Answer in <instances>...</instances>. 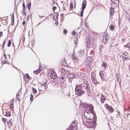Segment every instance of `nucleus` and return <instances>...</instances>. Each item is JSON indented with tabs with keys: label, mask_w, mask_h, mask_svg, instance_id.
I'll return each instance as SVG.
<instances>
[{
	"label": "nucleus",
	"mask_w": 130,
	"mask_h": 130,
	"mask_svg": "<svg viewBox=\"0 0 130 130\" xmlns=\"http://www.w3.org/2000/svg\"><path fill=\"white\" fill-rule=\"evenodd\" d=\"M94 114L89 111H86L84 113V116L87 119L92 120L94 118Z\"/></svg>",
	"instance_id": "nucleus-1"
},
{
	"label": "nucleus",
	"mask_w": 130,
	"mask_h": 130,
	"mask_svg": "<svg viewBox=\"0 0 130 130\" xmlns=\"http://www.w3.org/2000/svg\"><path fill=\"white\" fill-rule=\"evenodd\" d=\"M84 123L88 128H93L95 127V123L94 122H91L86 121H85Z\"/></svg>",
	"instance_id": "nucleus-2"
},
{
	"label": "nucleus",
	"mask_w": 130,
	"mask_h": 130,
	"mask_svg": "<svg viewBox=\"0 0 130 130\" xmlns=\"http://www.w3.org/2000/svg\"><path fill=\"white\" fill-rule=\"evenodd\" d=\"M45 82L42 84L40 86H39L38 88V89L39 91H42L43 89H47V87L46 86V83L47 81L46 80H45Z\"/></svg>",
	"instance_id": "nucleus-3"
},
{
	"label": "nucleus",
	"mask_w": 130,
	"mask_h": 130,
	"mask_svg": "<svg viewBox=\"0 0 130 130\" xmlns=\"http://www.w3.org/2000/svg\"><path fill=\"white\" fill-rule=\"evenodd\" d=\"M91 76L92 82L95 84L97 83V81L95 73L94 72H92L91 74Z\"/></svg>",
	"instance_id": "nucleus-4"
},
{
	"label": "nucleus",
	"mask_w": 130,
	"mask_h": 130,
	"mask_svg": "<svg viewBox=\"0 0 130 130\" xmlns=\"http://www.w3.org/2000/svg\"><path fill=\"white\" fill-rule=\"evenodd\" d=\"M67 77L68 78H77L78 77V76L75 74L70 73L68 75Z\"/></svg>",
	"instance_id": "nucleus-5"
},
{
	"label": "nucleus",
	"mask_w": 130,
	"mask_h": 130,
	"mask_svg": "<svg viewBox=\"0 0 130 130\" xmlns=\"http://www.w3.org/2000/svg\"><path fill=\"white\" fill-rule=\"evenodd\" d=\"M111 2L110 3L111 5L117 6L119 4V0H110Z\"/></svg>",
	"instance_id": "nucleus-6"
},
{
	"label": "nucleus",
	"mask_w": 130,
	"mask_h": 130,
	"mask_svg": "<svg viewBox=\"0 0 130 130\" xmlns=\"http://www.w3.org/2000/svg\"><path fill=\"white\" fill-rule=\"evenodd\" d=\"M57 77V75L55 71L53 70L51 71L50 74V78L53 79H55Z\"/></svg>",
	"instance_id": "nucleus-7"
},
{
	"label": "nucleus",
	"mask_w": 130,
	"mask_h": 130,
	"mask_svg": "<svg viewBox=\"0 0 130 130\" xmlns=\"http://www.w3.org/2000/svg\"><path fill=\"white\" fill-rule=\"evenodd\" d=\"M108 36L107 33H104L103 37V41L105 44L107 43L108 40Z\"/></svg>",
	"instance_id": "nucleus-8"
},
{
	"label": "nucleus",
	"mask_w": 130,
	"mask_h": 130,
	"mask_svg": "<svg viewBox=\"0 0 130 130\" xmlns=\"http://www.w3.org/2000/svg\"><path fill=\"white\" fill-rule=\"evenodd\" d=\"M77 54L80 57H82L84 55V51L83 50H80L78 52Z\"/></svg>",
	"instance_id": "nucleus-9"
},
{
	"label": "nucleus",
	"mask_w": 130,
	"mask_h": 130,
	"mask_svg": "<svg viewBox=\"0 0 130 130\" xmlns=\"http://www.w3.org/2000/svg\"><path fill=\"white\" fill-rule=\"evenodd\" d=\"M83 89V88L80 85L77 86L75 88V92H78V91L82 90Z\"/></svg>",
	"instance_id": "nucleus-10"
},
{
	"label": "nucleus",
	"mask_w": 130,
	"mask_h": 130,
	"mask_svg": "<svg viewBox=\"0 0 130 130\" xmlns=\"http://www.w3.org/2000/svg\"><path fill=\"white\" fill-rule=\"evenodd\" d=\"M111 7L110 8V14L112 16L113 15L114 13V9L115 7H116V6H114L113 5H111Z\"/></svg>",
	"instance_id": "nucleus-11"
},
{
	"label": "nucleus",
	"mask_w": 130,
	"mask_h": 130,
	"mask_svg": "<svg viewBox=\"0 0 130 130\" xmlns=\"http://www.w3.org/2000/svg\"><path fill=\"white\" fill-rule=\"evenodd\" d=\"M24 78L25 79V81L26 83H28V80H30L31 79L30 77L28 74H26L25 76H24Z\"/></svg>",
	"instance_id": "nucleus-12"
},
{
	"label": "nucleus",
	"mask_w": 130,
	"mask_h": 130,
	"mask_svg": "<svg viewBox=\"0 0 130 130\" xmlns=\"http://www.w3.org/2000/svg\"><path fill=\"white\" fill-rule=\"evenodd\" d=\"M91 63L90 62H86L85 66L87 68V69L88 70H90V68Z\"/></svg>",
	"instance_id": "nucleus-13"
},
{
	"label": "nucleus",
	"mask_w": 130,
	"mask_h": 130,
	"mask_svg": "<svg viewBox=\"0 0 130 130\" xmlns=\"http://www.w3.org/2000/svg\"><path fill=\"white\" fill-rule=\"evenodd\" d=\"M85 92L83 90H81L79 91L78 92H76V94L78 95V96H80L83 94Z\"/></svg>",
	"instance_id": "nucleus-14"
},
{
	"label": "nucleus",
	"mask_w": 130,
	"mask_h": 130,
	"mask_svg": "<svg viewBox=\"0 0 130 130\" xmlns=\"http://www.w3.org/2000/svg\"><path fill=\"white\" fill-rule=\"evenodd\" d=\"M127 54H126L124 53L122 54V57L124 59L129 60V59L128 58Z\"/></svg>",
	"instance_id": "nucleus-15"
},
{
	"label": "nucleus",
	"mask_w": 130,
	"mask_h": 130,
	"mask_svg": "<svg viewBox=\"0 0 130 130\" xmlns=\"http://www.w3.org/2000/svg\"><path fill=\"white\" fill-rule=\"evenodd\" d=\"M106 99V98L105 96H104L102 94V96L100 98V100L101 102L102 103H103Z\"/></svg>",
	"instance_id": "nucleus-16"
},
{
	"label": "nucleus",
	"mask_w": 130,
	"mask_h": 130,
	"mask_svg": "<svg viewBox=\"0 0 130 130\" xmlns=\"http://www.w3.org/2000/svg\"><path fill=\"white\" fill-rule=\"evenodd\" d=\"M92 60L91 57H88L86 59V62L92 63Z\"/></svg>",
	"instance_id": "nucleus-17"
},
{
	"label": "nucleus",
	"mask_w": 130,
	"mask_h": 130,
	"mask_svg": "<svg viewBox=\"0 0 130 130\" xmlns=\"http://www.w3.org/2000/svg\"><path fill=\"white\" fill-rule=\"evenodd\" d=\"M85 42L86 43L87 47L89 46L90 45V41L89 39H87L86 40Z\"/></svg>",
	"instance_id": "nucleus-18"
},
{
	"label": "nucleus",
	"mask_w": 130,
	"mask_h": 130,
	"mask_svg": "<svg viewBox=\"0 0 130 130\" xmlns=\"http://www.w3.org/2000/svg\"><path fill=\"white\" fill-rule=\"evenodd\" d=\"M11 17H12V18H11V21H12V25H13L14 24V15L13 14H12Z\"/></svg>",
	"instance_id": "nucleus-19"
},
{
	"label": "nucleus",
	"mask_w": 130,
	"mask_h": 130,
	"mask_svg": "<svg viewBox=\"0 0 130 130\" xmlns=\"http://www.w3.org/2000/svg\"><path fill=\"white\" fill-rule=\"evenodd\" d=\"M72 59L73 60H77L78 59L77 57L74 54H72Z\"/></svg>",
	"instance_id": "nucleus-20"
},
{
	"label": "nucleus",
	"mask_w": 130,
	"mask_h": 130,
	"mask_svg": "<svg viewBox=\"0 0 130 130\" xmlns=\"http://www.w3.org/2000/svg\"><path fill=\"white\" fill-rule=\"evenodd\" d=\"M84 87V88L83 89H85V90H87V92L89 91V89H88V88L87 87V85L85 84H84V85H83V87Z\"/></svg>",
	"instance_id": "nucleus-21"
},
{
	"label": "nucleus",
	"mask_w": 130,
	"mask_h": 130,
	"mask_svg": "<svg viewBox=\"0 0 130 130\" xmlns=\"http://www.w3.org/2000/svg\"><path fill=\"white\" fill-rule=\"evenodd\" d=\"M86 1H83L82 4V7H84V8H85L86 6Z\"/></svg>",
	"instance_id": "nucleus-22"
},
{
	"label": "nucleus",
	"mask_w": 130,
	"mask_h": 130,
	"mask_svg": "<svg viewBox=\"0 0 130 130\" xmlns=\"http://www.w3.org/2000/svg\"><path fill=\"white\" fill-rule=\"evenodd\" d=\"M27 6L28 10H29L30 9L31 6V3L30 2H29L27 4Z\"/></svg>",
	"instance_id": "nucleus-23"
},
{
	"label": "nucleus",
	"mask_w": 130,
	"mask_h": 130,
	"mask_svg": "<svg viewBox=\"0 0 130 130\" xmlns=\"http://www.w3.org/2000/svg\"><path fill=\"white\" fill-rule=\"evenodd\" d=\"M75 124L74 122H73L72 123L71 125L72 127H70V128H70V129H71V130H74L73 129L74 128L73 127L75 126Z\"/></svg>",
	"instance_id": "nucleus-24"
},
{
	"label": "nucleus",
	"mask_w": 130,
	"mask_h": 130,
	"mask_svg": "<svg viewBox=\"0 0 130 130\" xmlns=\"http://www.w3.org/2000/svg\"><path fill=\"white\" fill-rule=\"evenodd\" d=\"M32 91L35 94H36L37 93V91L36 89H35L34 88L32 87Z\"/></svg>",
	"instance_id": "nucleus-25"
},
{
	"label": "nucleus",
	"mask_w": 130,
	"mask_h": 130,
	"mask_svg": "<svg viewBox=\"0 0 130 130\" xmlns=\"http://www.w3.org/2000/svg\"><path fill=\"white\" fill-rule=\"evenodd\" d=\"M88 108H89V109L91 111H92L93 110V106L91 105H88Z\"/></svg>",
	"instance_id": "nucleus-26"
},
{
	"label": "nucleus",
	"mask_w": 130,
	"mask_h": 130,
	"mask_svg": "<svg viewBox=\"0 0 130 130\" xmlns=\"http://www.w3.org/2000/svg\"><path fill=\"white\" fill-rule=\"evenodd\" d=\"M99 75L100 76L101 78L102 79V78H103V77L104 75L103 72L102 71H101L99 73Z\"/></svg>",
	"instance_id": "nucleus-27"
},
{
	"label": "nucleus",
	"mask_w": 130,
	"mask_h": 130,
	"mask_svg": "<svg viewBox=\"0 0 130 130\" xmlns=\"http://www.w3.org/2000/svg\"><path fill=\"white\" fill-rule=\"evenodd\" d=\"M109 28L111 30H113L114 29V26L113 25H111L110 26Z\"/></svg>",
	"instance_id": "nucleus-28"
},
{
	"label": "nucleus",
	"mask_w": 130,
	"mask_h": 130,
	"mask_svg": "<svg viewBox=\"0 0 130 130\" xmlns=\"http://www.w3.org/2000/svg\"><path fill=\"white\" fill-rule=\"evenodd\" d=\"M107 108L110 111L112 112L113 111V109L110 106H108L107 107Z\"/></svg>",
	"instance_id": "nucleus-29"
},
{
	"label": "nucleus",
	"mask_w": 130,
	"mask_h": 130,
	"mask_svg": "<svg viewBox=\"0 0 130 130\" xmlns=\"http://www.w3.org/2000/svg\"><path fill=\"white\" fill-rule=\"evenodd\" d=\"M11 41L10 40H8V43L7 44V46L8 47H9L10 46L11 44Z\"/></svg>",
	"instance_id": "nucleus-30"
},
{
	"label": "nucleus",
	"mask_w": 130,
	"mask_h": 130,
	"mask_svg": "<svg viewBox=\"0 0 130 130\" xmlns=\"http://www.w3.org/2000/svg\"><path fill=\"white\" fill-rule=\"evenodd\" d=\"M106 65L107 64L105 62H103L102 64V67L105 68H106Z\"/></svg>",
	"instance_id": "nucleus-31"
},
{
	"label": "nucleus",
	"mask_w": 130,
	"mask_h": 130,
	"mask_svg": "<svg viewBox=\"0 0 130 130\" xmlns=\"http://www.w3.org/2000/svg\"><path fill=\"white\" fill-rule=\"evenodd\" d=\"M7 124L8 125L10 126L12 125V123L11 121H8L7 122Z\"/></svg>",
	"instance_id": "nucleus-32"
},
{
	"label": "nucleus",
	"mask_w": 130,
	"mask_h": 130,
	"mask_svg": "<svg viewBox=\"0 0 130 130\" xmlns=\"http://www.w3.org/2000/svg\"><path fill=\"white\" fill-rule=\"evenodd\" d=\"M2 121L4 122L5 124L7 121V120H6V119L4 118H2Z\"/></svg>",
	"instance_id": "nucleus-33"
},
{
	"label": "nucleus",
	"mask_w": 130,
	"mask_h": 130,
	"mask_svg": "<svg viewBox=\"0 0 130 130\" xmlns=\"http://www.w3.org/2000/svg\"><path fill=\"white\" fill-rule=\"evenodd\" d=\"M8 63L7 61H6V60H4L1 63L2 64H4L5 63Z\"/></svg>",
	"instance_id": "nucleus-34"
},
{
	"label": "nucleus",
	"mask_w": 130,
	"mask_h": 130,
	"mask_svg": "<svg viewBox=\"0 0 130 130\" xmlns=\"http://www.w3.org/2000/svg\"><path fill=\"white\" fill-rule=\"evenodd\" d=\"M6 39H5L3 42V47H4L5 44L6 42Z\"/></svg>",
	"instance_id": "nucleus-35"
},
{
	"label": "nucleus",
	"mask_w": 130,
	"mask_h": 130,
	"mask_svg": "<svg viewBox=\"0 0 130 130\" xmlns=\"http://www.w3.org/2000/svg\"><path fill=\"white\" fill-rule=\"evenodd\" d=\"M30 100H32V101L33 100V96L31 94L30 95Z\"/></svg>",
	"instance_id": "nucleus-36"
},
{
	"label": "nucleus",
	"mask_w": 130,
	"mask_h": 130,
	"mask_svg": "<svg viewBox=\"0 0 130 130\" xmlns=\"http://www.w3.org/2000/svg\"><path fill=\"white\" fill-rule=\"evenodd\" d=\"M70 8H73V4L72 3H70Z\"/></svg>",
	"instance_id": "nucleus-37"
},
{
	"label": "nucleus",
	"mask_w": 130,
	"mask_h": 130,
	"mask_svg": "<svg viewBox=\"0 0 130 130\" xmlns=\"http://www.w3.org/2000/svg\"><path fill=\"white\" fill-rule=\"evenodd\" d=\"M10 107L11 110H12L13 109V105H10Z\"/></svg>",
	"instance_id": "nucleus-38"
},
{
	"label": "nucleus",
	"mask_w": 130,
	"mask_h": 130,
	"mask_svg": "<svg viewBox=\"0 0 130 130\" xmlns=\"http://www.w3.org/2000/svg\"><path fill=\"white\" fill-rule=\"evenodd\" d=\"M34 73H35V74H37V73H39V70H37L36 71H34Z\"/></svg>",
	"instance_id": "nucleus-39"
},
{
	"label": "nucleus",
	"mask_w": 130,
	"mask_h": 130,
	"mask_svg": "<svg viewBox=\"0 0 130 130\" xmlns=\"http://www.w3.org/2000/svg\"><path fill=\"white\" fill-rule=\"evenodd\" d=\"M78 42V39L77 38L75 40V44H77V43Z\"/></svg>",
	"instance_id": "nucleus-40"
},
{
	"label": "nucleus",
	"mask_w": 130,
	"mask_h": 130,
	"mask_svg": "<svg viewBox=\"0 0 130 130\" xmlns=\"http://www.w3.org/2000/svg\"><path fill=\"white\" fill-rule=\"evenodd\" d=\"M76 64L77 65V66H76H76H79V62L78 61L76 62L75 64Z\"/></svg>",
	"instance_id": "nucleus-41"
},
{
	"label": "nucleus",
	"mask_w": 130,
	"mask_h": 130,
	"mask_svg": "<svg viewBox=\"0 0 130 130\" xmlns=\"http://www.w3.org/2000/svg\"><path fill=\"white\" fill-rule=\"evenodd\" d=\"M13 105V100H12L10 102V105Z\"/></svg>",
	"instance_id": "nucleus-42"
},
{
	"label": "nucleus",
	"mask_w": 130,
	"mask_h": 130,
	"mask_svg": "<svg viewBox=\"0 0 130 130\" xmlns=\"http://www.w3.org/2000/svg\"><path fill=\"white\" fill-rule=\"evenodd\" d=\"M85 8H84V7H82V10L80 12H82L83 13L84 10V9Z\"/></svg>",
	"instance_id": "nucleus-43"
},
{
	"label": "nucleus",
	"mask_w": 130,
	"mask_h": 130,
	"mask_svg": "<svg viewBox=\"0 0 130 130\" xmlns=\"http://www.w3.org/2000/svg\"><path fill=\"white\" fill-rule=\"evenodd\" d=\"M6 116H9L10 115L9 113H6Z\"/></svg>",
	"instance_id": "nucleus-44"
},
{
	"label": "nucleus",
	"mask_w": 130,
	"mask_h": 130,
	"mask_svg": "<svg viewBox=\"0 0 130 130\" xmlns=\"http://www.w3.org/2000/svg\"><path fill=\"white\" fill-rule=\"evenodd\" d=\"M127 118L128 119H130V114H129L128 115Z\"/></svg>",
	"instance_id": "nucleus-45"
},
{
	"label": "nucleus",
	"mask_w": 130,
	"mask_h": 130,
	"mask_svg": "<svg viewBox=\"0 0 130 130\" xmlns=\"http://www.w3.org/2000/svg\"><path fill=\"white\" fill-rule=\"evenodd\" d=\"M3 35V32L2 31H0V37L2 36Z\"/></svg>",
	"instance_id": "nucleus-46"
},
{
	"label": "nucleus",
	"mask_w": 130,
	"mask_h": 130,
	"mask_svg": "<svg viewBox=\"0 0 130 130\" xmlns=\"http://www.w3.org/2000/svg\"><path fill=\"white\" fill-rule=\"evenodd\" d=\"M75 31H73L72 33V34L73 35H74L75 34Z\"/></svg>",
	"instance_id": "nucleus-47"
},
{
	"label": "nucleus",
	"mask_w": 130,
	"mask_h": 130,
	"mask_svg": "<svg viewBox=\"0 0 130 130\" xmlns=\"http://www.w3.org/2000/svg\"><path fill=\"white\" fill-rule=\"evenodd\" d=\"M56 8V7L55 6H54L52 8L54 10Z\"/></svg>",
	"instance_id": "nucleus-48"
},
{
	"label": "nucleus",
	"mask_w": 130,
	"mask_h": 130,
	"mask_svg": "<svg viewBox=\"0 0 130 130\" xmlns=\"http://www.w3.org/2000/svg\"><path fill=\"white\" fill-rule=\"evenodd\" d=\"M80 15L81 17H83V12H80Z\"/></svg>",
	"instance_id": "nucleus-49"
},
{
	"label": "nucleus",
	"mask_w": 130,
	"mask_h": 130,
	"mask_svg": "<svg viewBox=\"0 0 130 130\" xmlns=\"http://www.w3.org/2000/svg\"><path fill=\"white\" fill-rule=\"evenodd\" d=\"M63 32L64 33H66L67 32V31L66 30L64 29L63 30Z\"/></svg>",
	"instance_id": "nucleus-50"
},
{
	"label": "nucleus",
	"mask_w": 130,
	"mask_h": 130,
	"mask_svg": "<svg viewBox=\"0 0 130 130\" xmlns=\"http://www.w3.org/2000/svg\"><path fill=\"white\" fill-rule=\"evenodd\" d=\"M64 78H65L64 77H63V76H62L61 77V79H62L63 80H64Z\"/></svg>",
	"instance_id": "nucleus-51"
},
{
	"label": "nucleus",
	"mask_w": 130,
	"mask_h": 130,
	"mask_svg": "<svg viewBox=\"0 0 130 130\" xmlns=\"http://www.w3.org/2000/svg\"><path fill=\"white\" fill-rule=\"evenodd\" d=\"M124 47H128L129 48V46H128L127 45H124Z\"/></svg>",
	"instance_id": "nucleus-52"
},
{
	"label": "nucleus",
	"mask_w": 130,
	"mask_h": 130,
	"mask_svg": "<svg viewBox=\"0 0 130 130\" xmlns=\"http://www.w3.org/2000/svg\"><path fill=\"white\" fill-rule=\"evenodd\" d=\"M25 22H26L25 21H23V22H22V24L23 25H24L25 23Z\"/></svg>",
	"instance_id": "nucleus-53"
},
{
	"label": "nucleus",
	"mask_w": 130,
	"mask_h": 130,
	"mask_svg": "<svg viewBox=\"0 0 130 130\" xmlns=\"http://www.w3.org/2000/svg\"><path fill=\"white\" fill-rule=\"evenodd\" d=\"M4 57L5 59H7V58L6 57V55H5V54H4Z\"/></svg>",
	"instance_id": "nucleus-54"
},
{
	"label": "nucleus",
	"mask_w": 130,
	"mask_h": 130,
	"mask_svg": "<svg viewBox=\"0 0 130 130\" xmlns=\"http://www.w3.org/2000/svg\"><path fill=\"white\" fill-rule=\"evenodd\" d=\"M22 5H23V8H24L25 7V4L24 3H23Z\"/></svg>",
	"instance_id": "nucleus-55"
},
{
	"label": "nucleus",
	"mask_w": 130,
	"mask_h": 130,
	"mask_svg": "<svg viewBox=\"0 0 130 130\" xmlns=\"http://www.w3.org/2000/svg\"><path fill=\"white\" fill-rule=\"evenodd\" d=\"M43 16H39V17L40 18H41L42 17H43Z\"/></svg>",
	"instance_id": "nucleus-56"
},
{
	"label": "nucleus",
	"mask_w": 130,
	"mask_h": 130,
	"mask_svg": "<svg viewBox=\"0 0 130 130\" xmlns=\"http://www.w3.org/2000/svg\"><path fill=\"white\" fill-rule=\"evenodd\" d=\"M129 70H130V66H129Z\"/></svg>",
	"instance_id": "nucleus-57"
},
{
	"label": "nucleus",
	"mask_w": 130,
	"mask_h": 130,
	"mask_svg": "<svg viewBox=\"0 0 130 130\" xmlns=\"http://www.w3.org/2000/svg\"><path fill=\"white\" fill-rule=\"evenodd\" d=\"M113 40H114V37H113V38L112 39V40H113Z\"/></svg>",
	"instance_id": "nucleus-58"
},
{
	"label": "nucleus",
	"mask_w": 130,
	"mask_h": 130,
	"mask_svg": "<svg viewBox=\"0 0 130 130\" xmlns=\"http://www.w3.org/2000/svg\"><path fill=\"white\" fill-rule=\"evenodd\" d=\"M105 105H107V104H106Z\"/></svg>",
	"instance_id": "nucleus-59"
},
{
	"label": "nucleus",
	"mask_w": 130,
	"mask_h": 130,
	"mask_svg": "<svg viewBox=\"0 0 130 130\" xmlns=\"http://www.w3.org/2000/svg\"><path fill=\"white\" fill-rule=\"evenodd\" d=\"M85 25L86 26V25H86V24H85Z\"/></svg>",
	"instance_id": "nucleus-60"
},
{
	"label": "nucleus",
	"mask_w": 130,
	"mask_h": 130,
	"mask_svg": "<svg viewBox=\"0 0 130 130\" xmlns=\"http://www.w3.org/2000/svg\"><path fill=\"white\" fill-rule=\"evenodd\" d=\"M85 25L86 26V25H86V24H85Z\"/></svg>",
	"instance_id": "nucleus-61"
}]
</instances>
